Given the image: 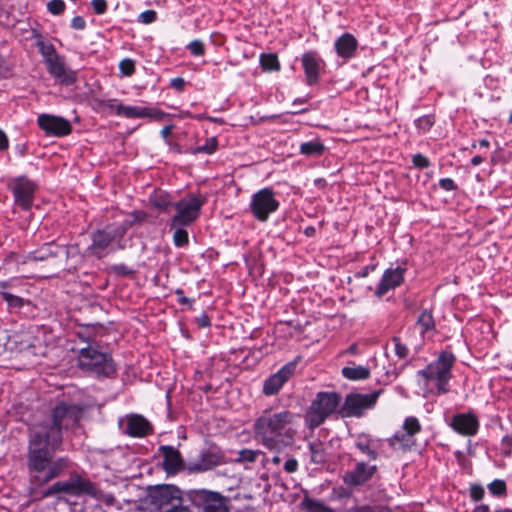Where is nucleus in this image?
<instances>
[{"label": "nucleus", "instance_id": "f257e3e1", "mask_svg": "<svg viewBox=\"0 0 512 512\" xmlns=\"http://www.w3.org/2000/svg\"><path fill=\"white\" fill-rule=\"evenodd\" d=\"M83 410L74 403L60 402L52 410L51 420L36 426L29 434L26 465L31 484L43 486L61 477L71 468L68 457L55 453L63 442V429L78 425Z\"/></svg>", "mask_w": 512, "mask_h": 512}, {"label": "nucleus", "instance_id": "f03ea898", "mask_svg": "<svg viewBox=\"0 0 512 512\" xmlns=\"http://www.w3.org/2000/svg\"><path fill=\"white\" fill-rule=\"evenodd\" d=\"M297 418L296 414L288 410L266 409L255 421V436L270 450L283 449L294 440Z\"/></svg>", "mask_w": 512, "mask_h": 512}, {"label": "nucleus", "instance_id": "7ed1b4c3", "mask_svg": "<svg viewBox=\"0 0 512 512\" xmlns=\"http://www.w3.org/2000/svg\"><path fill=\"white\" fill-rule=\"evenodd\" d=\"M78 366L81 370L97 377H110L116 372V365L111 355L101 352L93 346L80 349Z\"/></svg>", "mask_w": 512, "mask_h": 512}, {"label": "nucleus", "instance_id": "20e7f679", "mask_svg": "<svg viewBox=\"0 0 512 512\" xmlns=\"http://www.w3.org/2000/svg\"><path fill=\"white\" fill-rule=\"evenodd\" d=\"M341 401L337 392H318L305 414V422L313 430L336 411Z\"/></svg>", "mask_w": 512, "mask_h": 512}, {"label": "nucleus", "instance_id": "39448f33", "mask_svg": "<svg viewBox=\"0 0 512 512\" xmlns=\"http://www.w3.org/2000/svg\"><path fill=\"white\" fill-rule=\"evenodd\" d=\"M454 362L455 356L452 353L442 352L436 361L420 370L418 374L427 381H437V393L444 394L449 390L448 382L451 378V368Z\"/></svg>", "mask_w": 512, "mask_h": 512}, {"label": "nucleus", "instance_id": "423d86ee", "mask_svg": "<svg viewBox=\"0 0 512 512\" xmlns=\"http://www.w3.org/2000/svg\"><path fill=\"white\" fill-rule=\"evenodd\" d=\"M205 199L195 194H190L175 202V215L171 218L170 227H185L191 225L200 215Z\"/></svg>", "mask_w": 512, "mask_h": 512}, {"label": "nucleus", "instance_id": "0eeeda50", "mask_svg": "<svg viewBox=\"0 0 512 512\" xmlns=\"http://www.w3.org/2000/svg\"><path fill=\"white\" fill-rule=\"evenodd\" d=\"M189 499L198 512H230L229 499L219 492L192 490Z\"/></svg>", "mask_w": 512, "mask_h": 512}, {"label": "nucleus", "instance_id": "6e6552de", "mask_svg": "<svg viewBox=\"0 0 512 512\" xmlns=\"http://www.w3.org/2000/svg\"><path fill=\"white\" fill-rule=\"evenodd\" d=\"M94 485L87 479L78 474H73L65 481H57L42 492L43 498H48L60 494L80 496L83 494H93Z\"/></svg>", "mask_w": 512, "mask_h": 512}, {"label": "nucleus", "instance_id": "1a4fd4ad", "mask_svg": "<svg viewBox=\"0 0 512 512\" xmlns=\"http://www.w3.org/2000/svg\"><path fill=\"white\" fill-rule=\"evenodd\" d=\"M382 392L383 390L379 389L367 394L357 392L347 394L340 410L342 416L362 417L366 410L374 408Z\"/></svg>", "mask_w": 512, "mask_h": 512}, {"label": "nucleus", "instance_id": "9d476101", "mask_svg": "<svg viewBox=\"0 0 512 512\" xmlns=\"http://www.w3.org/2000/svg\"><path fill=\"white\" fill-rule=\"evenodd\" d=\"M148 500L157 512H169L183 502L181 491L174 485L153 487L148 493Z\"/></svg>", "mask_w": 512, "mask_h": 512}, {"label": "nucleus", "instance_id": "9b49d317", "mask_svg": "<svg viewBox=\"0 0 512 512\" xmlns=\"http://www.w3.org/2000/svg\"><path fill=\"white\" fill-rule=\"evenodd\" d=\"M279 208V201L270 188H263L253 194L250 202V210L253 216L260 222H266L270 214Z\"/></svg>", "mask_w": 512, "mask_h": 512}, {"label": "nucleus", "instance_id": "f8f14e48", "mask_svg": "<svg viewBox=\"0 0 512 512\" xmlns=\"http://www.w3.org/2000/svg\"><path fill=\"white\" fill-rule=\"evenodd\" d=\"M9 188L13 193L14 202L21 209L27 211L31 209L34 202V194L37 190V184L22 175L11 180Z\"/></svg>", "mask_w": 512, "mask_h": 512}, {"label": "nucleus", "instance_id": "ddd939ff", "mask_svg": "<svg viewBox=\"0 0 512 512\" xmlns=\"http://www.w3.org/2000/svg\"><path fill=\"white\" fill-rule=\"evenodd\" d=\"M77 252V247L72 245H59L54 241L43 244L40 248L30 252L25 262L47 261L51 258H64L66 261Z\"/></svg>", "mask_w": 512, "mask_h": 512}, {"label": "nucleus", "instance_id": "4468645a", "mask_svg": "<svg viewBox=\"0 0 512 512\" xmlns=\"http://www.w3.org/2000/svg\"><path fill=\"white\" fill-rule=\"evenodd\" d=\"M224 462L222 450L216 445H211L203 449L197 459L190 460L187 468L190 472L199 473L211 470Z\"/></svg>", "mask_w": 512, "mask_h": 512}, {"label": "nucleus", "instance_id": "2eb2a0df", "mask_svg": "<svg viewBox=\"0 0 512 512\" xmlns=\"http://www.w3.org/2000/svg\"><path fill=\"white\" fill-rule=\"evenodd\" d=\"M37 124L48 136L63 137L72 131V126L67 119L51 114L39 115Z\"/></svg>", "mask_w": 512, "mask_h": 512}, {"label": "nucleus", "instance_id": "dca6fc26", "mask_svg": "<svg viewBox=\"0 0 512 512\" xmlns=\"http://www.w3.org/2000/svg\"><path fill=\"white\" fill-rule=\"evenodd\" d=\"M297 367L296 361H291L282 366L275 374L264 381L263 394L272 396L277 394L283 385L294 375Z\"/></svg>", "mask_w": 512, "mask_h": 512}, {"label": "nucleus", "instance_id": "f3484780", "mask_svg": "<svg viewBox=\"0 0 512 512\" xmlns=\"http://www.w3.org/2000/svg\"><path fill=\"white\" fill-rule=\"evenodd\" d=\"M91 240L92 243L87 248V251L97 259H102L115 250L113 247L114 241L105 229H99L93 232Z\"/></svg>", "mask_w": 512, "mask_h": 512}, {"label": "nucleus", "instance_id": "a211bd4d", "mask_svg": "<svg viewBox=\"0 0 512 512\" xmlns=\"http://www.w3.org/2000/svg\"><path fill=\"white\" fill-rule=\"evenodd\" d=\"M46 68L55 81L62 86L73 85L77 80V72L66 65L62 56L46 65Z\"/></svg>", "mask_w": 512, "mask_h": 512}, {"label": "nucleus", "instance_id": "6ab92c4d", "mask_svg": "<svg viewBox=\"0 0 512 512\" xmlns=\"http://www.w3.org/2000/svg\"><path fill=\"white\" fill-rule=\"evenodd\" d=\"M302 66L306 76V83L310 86L316 84L320 78V71L324 66V62L315 51H308L302 55Z\"/></svg>", "mask_w": 512, "mask_h": 512}, {"label": "nucleus", "instance_id": "aec40b11", "mask_svg": "<svg viewBox=\"0 0 512 512\" xmlns=\"http://www.w3.org/2000/svg\"><path fill=\"white\" fill-rule=\"evenodd\" d=\"M376 471V465H368L365 462H358L352 470L347 471L344 474L343 481L349 486H360L368 482Z\"/></svg>", "mask_w": 512, "mask_h": 512}, {"label": "nucleus", "instance_id": "412c9836", "mask_svg": "<svg viewBox=\"0 0 512 512\" xmlns=\"http://www.w3.org/2000/svg\"><path fill=\"white\" fill-rule=\"evenodd\" d=\"M450 427L460 435L473 436L479 430V421L472 413H459L451 418Z\"/></svg>", "mask_w": 512, "mask_h": 512}, {"label": "nucleus", "instance_id": "4be33fe9", "mask_svg": "<svg viewBox=\"0 0 512 512\" xmlns=\"http://www.w3.org/2000/svg\"><path fill=\"white\" fill-rule=\"evenodd\" d=\"M405 273L406 268L402 266H397L396 268H388L385 270L381 281L376 288L375 294L378 297H382L389 290L399 286L404 280Z\"/></svg>", "mask_w": 512, "mask_h": 512}, {"label": "nucleus", "instance_id": "5701e85b", "mask_svg": "<svg viewBox=\"0 0 512 512\" xmlns=\"http://www.w3.org/2000/svg\"><path fill=\"white\" fill-rule=\"evenodd\" d=\"M151 423L142 415L132 414L128 416L125 432L135 438L145 437L152 433Z\"/></svg>", "mask_w": 512, "mask_h": 512}, {"label": "nucleus", "instance_id": "b1692460", "mask_svg": "<svg viewBox=\"0 0 512 512\" xmlns=\"http://www.w3.org/2000/svg\"><path fill=\"white\" fill-rule=\"evenodd\" d=\"M334 47L339 57L349 60L356 54L358 41L352 34L344 33L336 39Z\"/></svg>", "mask_w": 512, "mask_h": 512}, {"label": "nucleus", "instance_id": "393cba45", "mask_svg": "<svg viewBox=\"0 0 512 512\" xmlns=\"http://www.w3.org/2000/svg\"><path fill=\"white\" fill-rule=\"evenodd\" d=\"M159 450L163 456V468L168 474L177 473L183 465L179 450L173 446H161Z\"/></svg>", "mask_w": 512, "mask_h": 512}, {"label": "nucleus", "instance_id": "a878e982", "mask_svg": "<svg viewBox=\"0 0 512 512\" xmlns=\"http://www.w3.org/2000/svg\"><path fill=\"white\" fill-rule=\"evenodd\" d=\"M403 430L404 433H396L393 437V440L402 442L404 446H410L413 444L411 437L421 431V424L416 417L409 416L404 420Z\"/></svg>", "mask_w": 512, "mask_h": 512}, {"label": "nucleus", "instance_id": "bb28decb", "mask_svg": "<svg viewBox=\"0 0 512 512\" xmlns=\"http://www.w3.org/2000/svg\"><path fill=\"white\" fill-rule=\"evenodd\" d=\"M115 101L114 99L108 100L106 106L114 110L118 116H124L126 118H145L147 115L145 112L146 107L126 106L122 103L115 104Z\"/></svg>", "mask_w": 512, "mask_h": 512}, {"label": "nucleus", "instance_id": "cd10ccee", "mask_svg": "<svg viewBox=\"0 0 512 512\" xmlns=\"http://www.w3.org/2000/svg\"><path fill=\"white\" fill-rule=\"evenodd\" d=\"M416 327L419 329L423 339L426 335L433 333L436 329V324L432 311L424 309L417 318Z\"/></svg>", "mask_w": 512, "mask_h": 512}, {"label": "nucleus", "instance_id": "c85d7f7f", "mask_svg": "<svg viewBox=\"0 0 512 512\" xmlns=\"http://www.w3.org/2000/svg\"><path fill=\"white\" fill-rule=\"evenodd\" d=\"M150 200L152 205L160 212L168 213L175 205V202L171 200L170 195L164 191L155 192L151 196Z\"/></svg>", "mask_w": 512, "mask_h": 512}, {"label": "nucleus", "instance_id": "c756f323", "mask_svg": "<svg viewBox=\"0 0 512 512\" xmlns=\"http://www.w3.org/2000/svg\"><path fill=\"white\" fill-rule=\"evenodd\" d=\"M310 459L315 464H322L327 459V453L324 444L320 440H313L308 443Z\"/></svg>", "mask_w": 512, "mask_h": 512}, {"label": "nucleus", "instance_id": "7c9ffc66", "mask_svg": "<svg viewBox=\"0 0 512 512\" xmlns=\"http://www.w3.org/2000/svg\"><path fill=\"white\" fill-rule=\"evenodd\" d=\"M355 445L363 454H366L370 459H372V460L377 459L378 453L373 448V440L368 435H366V434L358 435Z\"/></svg>", "mask_w": 512, "mask_h": 512}, {"label": "nucleus", "instance_id": "2f4dec72", "mask_svg": "<svg viewBox=\"0 0 512 512\" xmlns=\"http://www.w3.org/2000/svg\"><path fill=\"white\" fill-rule=\"evenodd\" d=\"M342 375L353 381L364 380L370 376V370L365 366H346L342 368Z\"/></svg>", "mask_w": 512, "mask_h": 512}, {"label": "nucleus", "instance_id": "473e14b6", "mask_svg": "<svg viewBox=\"0 0 512 512\" xmlns=\"http://www.w3.org/2000/svg\"><path fill=\"white\" fill-rule=\"evenodd\" d=\"M324 150L325 147L319 140L303 142L300 145V153L308 157L320 156L323 154Z\"/></svg>", "mask_w": 512, "mask_h": 512}, {"label": "nucleus", "instance_id": "72a5a7b5", "mask_svg": "<svg viewBox=\"0 0 512 512\" xmlns=\"http://www.w3.org/2000/svg\"><path fill=\"white\" fill-rule=\"evenodd\" d=\"M39 53L42 55L45 65H48L49 63L53 62L54 60L61 57L54 47V45L50 43H45L43 41H40L37 43Z\"/></svg>", "mask_w": 512, "mask_h": 512}, {"label": "nucleus", "instance_id": "f704fd0d", "mask_svg": "<svg viewBox=\"0 0 512 512\" xmlns=\"http://www.w3.org/2000/svg\"><path fill=\"white\" fill-rule=\"evenodd\" d=\"M131 228V222H125L123 221L122 223L118 224V225H111V226H107L105 228V231L108 232V234L110 235V237L112 238V240L115 242V241H121V239L124 237V235L126 234V232L128 231V229Z\"/></svg>", "mask_w": 512, "mask_h": 512}, {"label": "nucleus", "instance_id": "c9c22d12", "mask_svg": "<svg viewBox=\"0 0 512 512\" xmlns=\"http://www.w3.org/2000/svg\"><path fill=\"white\" fill-rule=\"evenodd\" d=\"M238 456L234 460L236 463L240 464H252L256 462L258 457L262 454L259 450H252V449H241L238 451Z\"/></svg>", "mask_w": 512, "mask_h": 512}, {"label": "nucleus", "instance_id": "e433bc0d", "mask_svg": "<svg viewBox=\"0 0 512 512\" xmlns=\"http://www.w3.org/2000/svg\"><path fill=\"white\" fill-rule=\"evenodd\" d=\"M302 506L306 512H334L331 508L325 506L322 502L305 497Z\"/></svg>", "mask_w": 512, "mask_h": 512}, {"label": "nucleus", "instance_id": "4c0bfd02", "mask_svg": "<svg viewBox=\"0 0 512 512\" xmlns=\"http://www.w3.org/2000/svg\"><path fill=\"white\" fill-rule=\"evenodd\" d=\"M260 64L265 71H278L280 64L275 54H262L260 56Z\"/></svg>", "mask_w": 512, "mask_h": 512}, {"label": "nucleus", "instance_id": "58836bf2", "mask_svg": "<svg viewBox=\"0 0 512 512\" xmlns=\"http://www.w3.org/2000/svg\"><path fill=\"white\" fill-rule=\"evenodd\" d=\"M175 229L173 234V243L176 247H184L189 243L188 232L183 227H171Z\"/></svg>", "mask_w": 512, "mask_h": 512}, {"label": "nucleus", "instance_id": "ea45409f", "mask_svg": "<svg viewBox=\"0 0 512 512\" xmlns=\"http://www.w3.org/2000/svg\"><path fill=\"white\" fill-rule=\"evenodd\" d=\"M506 483L503 480L495 479L488 485L489 492L496 497L506 495Z\"/></svg>", "mask_w": 512, "mask_h": 512}, {"label": "nucleus", "instance_id": "a19ab883", "mask_svg": "<svg viewBox=\"0 0 512 512\" xmlns=\"http://www.w3.org/2000/svg\"><path fill=\"white\" fill-rule=\"evenodd\" d=\"M217 139L215 137H211L206 140L204 145L197 146L193 150V154H199V153H205V154H212L217 149Z\"/></svg>", "mask_w": 512, "mask_h": 512}, {"label": "nucleus", "instance_id": "79ce46f5", "mask_svg": "<svg viewBox=\"0 0 512 512\" xmlns=\"http://www.w3.org/2000/svg\"><path fill=\"white\" fill-rule=\"evenodd\" d=\"M392 342L394 344L395 355L399 359H406L409 355L408 347L404 343H402L401 339L397 336H394L392 338Z\"/></svg>", "mask_w": 512, "mask_h": 512}, {"label": "nucleus", "instance_id": "37998d69", "mask_svg": "<svg viewBox=\"0 0 512 512\" xmlns=\"http://www.w3.org/2000/svg\"><path fill=\"white\" fill-rule=\"evenodd\" d=\"M2 297L4 301L9 305V307L13 308H21L24 305V299L11 294L9 292H3Z\"/></svg>", "mask_w": 512, "mask_h": 512}, {"label": "nucleus", "instance_id": "c03bdc74", "mask_svg": "<svg viewBox=\"0 0 512 512\" xmlns=\"http://www.w3.org/2000/svg\"><path fill=\"white\" fill-rule=\"evenodd\" d=\"M119 70L123 76H131L135 72V62L125 58L119 63Z\"/></svg>", "mask_w": 512, "mask_h": 512}, {"label": "nucleus", "instance_id": "a18cd8bd", "mask_svg": "<svg viewBox=\"0 0 512 512\" xmlns=\"http://www.w3.org/2000/svg\"><path fill=\"white\" fill-rule=\"evenodd\" d=\"M47 10L53 15H60L65 10V2L63 0H51L47 3Z\"/></svg>", "mask_w": 512, "mask_h": 512}, {"label": "nucleus", "instance_id": "49530a36", "mask_svg": "<svg viewBox=\"0 0 512 512\" xmlns=\"http://www.w3.org/2000/svg\"><path fill=\"white\" fill-rule=\"evenodd\" d=\"M187 49L194 56H202L205 53V47L201 40H193L187 45Z\"/></svg>", "mask_w": 512, "mask_h": 512}, {"label": "nucleus", "instance_id": "de8ad7c7", "mask_svg": "<svg viewBox=\"0 0 512 512\" xmlns=\"http://www.w3.org/2000/svg\"><path fill=\"white\" fill-rule=\"evenodd\" d=\"M347 512H392L389 508L385 507H373L369 505L355 506L349 509Z\"/></svg>", "mask_w": 512, "mask_h": 512}, {"label": "nucleus", "instance_id": "09e8293b", "mask_svg": "<svg viewBox=\"0 0 512 512\" xmlns=\"http://www.w3.org/2000/svg\"><path fill=\"white\" fill-rule=\"evenodd\" d=\"M485 491L483 486L479 484H473L470 486V497L473 501H480L484 497Z\"/></svg>", "mask_w": 512, "mask_h": 512}, {"label": "nucleus", "instance_id": "8fccbe9b", "mask_svg": "<svg viewBox=\"0 0 512 512\" xmlns=\"http://www.w3.org/2000/svg\"><path fill=\"white\" fill-rule=\"evenodd\" d=\"M412 162L414 164L415 167L417 168H420V169H425V168H428L430 166V161L429 159L422 155V154H415L412 158Z\"/></svg>", "mask_w": 512, "mask_h": 512}, {"label": "nucleus", "instance_id": "3c124183", "mask_svg": "<svg viewBox=\"0 0 512 512\" xmlns=\"http://www.w3.org/2000/svg\"><path fill=\"white\" fill-rule=\"evenodd\" d=\"M157 19V13L154 10H146L139 15V21L143 24H151Z\"/></svg>", "mask_w": 512, "mask_h": 512}, {"label": "nucleus", "instance_id": "603ef678", "mask_svg": "<svg viewBox=\"0 0 512 512\" xmlns=\"http://www.w3.org/2000/svg\"><path fill=\"white\" fill-rule=\"evenodd\" d=\"M145 112H146V117H150V118H154L158 121H162L164 120L166 117H168V114L161 111V110H158V109H153V108H148L146 107L145 108Z\"/></svg>", "mask_w": 512, "mask_h": 512}, {"label": "nucleus", "instance_id": "864d4df0", "mask_svg": "<svg viewBox=\"0 0 512 512\" xmlns=\"http://www.w3.org/2000/svg\"><path fill=\"white\" fill-rule=\"evenodd\" d=\"M147 217V214L142 211H134L131 213L130 218L125 219V222H131V227L136 224L144 221Z\"/></svg>", "mask_w": 512, "mask_h": 512}, {"label": "nucleus", "instance_id": "5fc2aeb1", "mask_svg": "<svg viewBox=\"0 0 512 512\" xmlns=\"http://www.w3.org/2000/svg\"><path fill=\"white\" fill-rule=\"evenodd\" d=\"M501 450L504 455L508 456L512 453V436L506 435L501 441Z\"/></svg>", "mask_w": 512, "mask_h": 512}, {"label": "nucleus", "instance_id": "6e6d98bb", "mask_svg": "<svg viewBox=\"0 0 512 512\" xmlns=\"http://www.w3.org/2000/svg\"><path fill=\"white\" fill-rule=\"evenodd\" d=\"M91 5L94 12L98 15L104 14L107 10L106 0H92Z\"/></svg>", "mask_w": 512, "mask_h": 512}, {"label": "nucleus", "instance_id": "4d7b16f0", "mask_svg": "<svg viewBox=\"0 0 512 512\" xmlns=\"http://www.w3.org/2000/svg\"><path fill=\"white\" fill-rule=\"evenodd\" d=\"M439 186L445 191H454L457 189V185L451 178H442L439 180Z\"/></svg>", "mask_w": 512, "mask_h": 512}, {"label": "nucleus", "instance_id": "13d9d810", "mask_svg": "<svg viewBox=\"0 0 512 512\" xmlns=\"http://www.w3.org/2000/svg\"><path fill=\"white\" fill-rule=\"evenodd\" d=\"M417 126L427 131L433 126V121L429 116H424L417 120Z\"/></svg>", "mask_w": 512, "mask_h": 512}, {"label": "nucleus", "instance_id": "bf43d9fd", "mask_svg": "<svg viewBox=\"0 0 512 512\" xmlns=\"http://www.w3.org/2000/svg\"><path fill=\"white\" fill-rule=\"evenodd\" d=\"M284 470L287 473H294V472H296L298 470V462H297V460L294 459V458L288 459L284 463Z\"/></svg>", "mask_w": 512, "mask_h": 512}, {"label": "nucleus", "instance_id": "052dcab7", "mask_svg": "<svg viewBox=\"0 0 512 512\" xmlns=\"http://www.w3.org/2000/svg\"><path fill=\"white\" fill-rule=\"evenodd\" d=\"M71 27L76 30H83L86 27V22L83 17L75 16L71 21Z\"/></svg>", "mask_w": 512, "mask_h": 512}, {"label": "nucleus", "instance_id": "680f3d73", "mask_svg": "<svg viewBox=\"0 0 512 512\" xmlns=\"http://www.w3.org/2000/svg\"><path fill=\"white\" fill-rule=\"evenodd\" d=\"M175 294L178 296V302L182 305H189V306H192V304L194 303V300L190 299V298H187L186 296H184V292L182 289H177L175 291Z\"/></svg>", "mask_w": 512, "mask_h": 512}, {"label": "nucleus", "instance_id": "e2e57ef3", "mask_svg": "<svg viewBox=\"0 0 512 512\" xmlns=\"http://www.w3.org/2000/svg\"><path fill=\"white\" fill-rule=\"evenodd\" d=\"M196 323L200 328H206L211 325L210 318L205 313L196 318Z\"/></svg>", "mask_w": 512, "mask_h": 512}, {"label": "nucleus", "instance_id": "0e129e2a", "mask_svg": "<svg viewBox=\"0 0 512 512\" xmlns=\"http://www.w3.org/2000/svg\"><path fill=\"white\" fill-rule=\"evenodd\" d=\"M171 87H173L174 89L176 90H183L184 88V85H185V81L183 78L181 77H176V78H173L171 79V83H170Z\"/></svg>", "mask_w": 512, "mask_h": 512}, {"label": "nucleus", "instance_id": "69168bd1", "mask_svg": "<svg viewBox=\"0 0 512 512\" xmlns=\"http://www.w3.org/2000/svg\"><path fill=\"white\" fill-rule=\"evenodd\" d=\"M9 142L6 134L0 130V151H4L8 148Z\"/></svg>", "mask_w": 512, "mask_h": 512}, {"label": "nucleus", "instance_id": "338daca9", "mask_svg": "<svg viewBox=\"0 0 512 512\" xmlns=\"http://www.w3.org/2000/svg\"><path fill=\"white\" fill-rule=\"evenodd\" d=\"M173 128H174V126H173V125H167V126H164V127L161 129V131H160V134H161L162 138H163V139H167V138L170 136V134H171V132H172Z\"/></svg>", "mask_w": 512, "mask_h": 512}, {"label": "nucleus", "instance_id": "774afa93", "mask_svg": "<svg viewBox=\"0 0 512 512\" xmlns=\"http://www.w3.org/2000/svg\"><path fill=\"white\" fill-rule=\"evenodd\" d=\"M169 512H191V511L187 506H184L183 503L180 502V505H177L176 508H173Z\"/></svg>", "mask_w": 512, "mask_h": 512}]
</instances>
